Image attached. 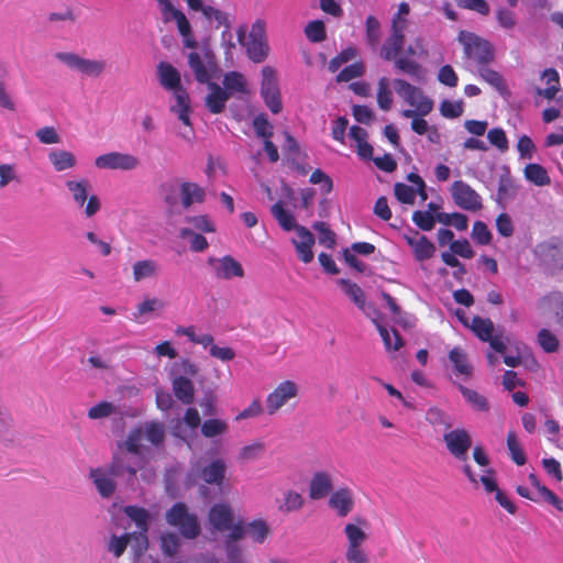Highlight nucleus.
I'll use <instances>...</instances> for the list:
<instances>
[{
	"instance_id": "1",
	"label": "nucleus",
	"mask_w": 563,
	"mask_h": 563,
	"mask_svg": "<svg viewBox=\"0 0 563 563\" xmlns=\"http://www.w3.org/2000/svg\"><path fill=\"white\" fill-rule=\"evenodd\" d=\"M140 463L132 461L128 453L115 454L110 464L93 467L89 471V478L92 481L98 494L102 498H111L117 489L115 478L125 472L135 477Z\"/></svg>"
},
{
	"instance_id": "2",
	"label": "nucleus",
	"mask_w": 563,
	"mask_h": 563,
	"mask_svg": "<svg viewBox=\"0 0 563 563\" xmlns=\"http://www.w3.org/2000/svg\"><path fill=\"white\" fill-rule=\"evenodd\" d=\"M371 523L363 516H354L343 526L345 538L344 558L346 563H369L371 555L366 543L371 537Z\"/></svg>"
},
{
	"instance_id": "3",
	"label": "nucleus",
	"mask_w": 563,
	"mask_h": 563,
	"mask_svg": "<svg viewBox=\"0 0 563 563\" xmlns=\"http://www.w3.org/2000/svg\"><path fill=\"white\" fill-rule=\"evenodd\" d=\"M208 523L212 533H227L228 542L242 540V520L235 517L227 503H218L210 508Z\"/></svg>"
},
{
	"instance_id": "4",
	"label": "nucleus",
	"mask_w": 563,
	"mask_h": 563,
	"mask_svg": "<svg viewBox=\"0 0 563 563\" xmlns=\"http://www.w3.org/2000/svg\"><path fill=\"white\" fill-rule=\"evenodd\" d=\"M165 437L164 427L158 422H147L144 426L132 430L125 441L126 452L136 456L134 461L139 462L144 454V441H148L153 445H159Z\"/></svg>"
},
{
	"instance_id": "5",
	"label": "nucleus",
	"mask_w": 563,
	"mask_h": 563,
	"mask_svg": "<svg viewBox=\"0 0 563 563\" xmlns=\"http://www.w3.org/2000/svg\"><path fill=\"white\" fill-rule=\"evenodd\" d=\"M394 85L396 92L412 108L402 110V117H413L417 113L429 114L433 110V101L419 87L404 79H395Z\"/></svg>"
},
{
	"instance_id": "6",
	"label": "nucleus",
	"mask_w": 563,
	"mask_h": 563,
	"mask_svg": "<svg viewBox=\"0 0 563 563\" xmlns=\"http://www.w3.org/2000/svg\"><path fill=\"white\" fill-rule=\"evenodd\" d=\"M299 396L300 385L296 380L284 379L279 382L265 398L267 413L274 416L284 407H296Z\"/></svg>"
},
{
	"instance_id": "7",
	"label": "nucleus",
	"mask_w": 563,
	"mask_h": 563,
	"mask_svg": "<svg viewBox=\"0 0 563 563\" xmlns=\"http://www.w3.org/2000/svg\"><path fill=\"white\" fill-rule=\"evenodd\" d=\"M239 42L246 47L247 56L254 63H262L268 55V44L266 40V24L263 20H256L251 29L249 40H245V29L241 26L238 31Z\"/></svg>"
},
{
	"instance_id": "8",
	"label": "nucleus",
	"mask_w": 563,
	"mask_h": 563,
	"mask_svg": "<svg viewBox=\"0 0 563 563\" xmlns=\"http://www.w3.org/2000/svg\"><path fill=\"white\" fill-rule=\"evenodd\" d=\"M55 58L70 70L91 78L102 76L108 67L104 59L86 58L74 52H58Z\"/></svg>"
},
{
	"instance_id": "9",
	"label": "nucleus",
	"mask_w": 563,
	"mask_h": 563,
	"mask_svg": "<svg viewBox=\"0 0 563 563\" xmlns=\"http://www.w3.org/2000/svg\"><path fill=\"white\" fill-rule=\"evenodd\" d=\"M166 522L177 528L180 534L186 539H196L200 532V523L198 521V517L190 512L187 506L183 503L175 504L167 512H166Z\"/></svg>"
},
{
	"instance_id": "10",
	"label": "nucleus",
	"mask_w": 563,
	"mask_h": 563,
	"mask_svg": "<svg viewBox=\"0 0 563 563\" xmlns=\"http://www.w3.org/2000/svg\"><path fill=\"white\" fill-rule=\"evenodd\" d=\"M459 42L463 45L465 56L473 60L477 68L494 60L492 44L476 34L462 31L459 34Z\"/></svg>"
},
{
	"instance_id": "11",
	"label": "nucleus",
	"mask_w": 563,
	"mask_h": 563,
	"mask_svg": "<svg viewBox=\"0 0 563 563\" xmlns=\"http://www.w3.org/2000/svg\"><path fill=\"white\" fill-rule=\"evenodd\" d=\"M188 65L192 70L196 80L200 84L211 82V79L217 71L214 55L207 47L199 52L189 53Z\"/></svg>"
},
{
	"instance_id": "12",
	"label": "nucleus",
	"mask_w": 563,
	"mask_h": 563,
	"mask_svg": "<svg viewBox=\"0 0 563 563\" xmlns=\"http://www.w3.org/2000/svg\"><path fill=\"white\" fill-rule=\"evenodd\" d=\"M93 164L101 170L132 172L141 166V159L133 154L114 151L97 156Z\"/></svg>"
},
{
	"instance_id": "13",
	"label": "nucleus",
	"mask_w": 563,
	"mask_h": 563,
	"mask_svg": "<svg viewBox=\"0 0 563 563\" xmlns=\"http://www.w3.org/2000/svg\"><path fill=\"white\" fill-rule=\"evenodd\" d=\"M262 76L261 95L268 109L277 114L283 110V103L275 70L266 66L262 69Z\"/></svg>"
},
{
	"instance_id": "14",
	"label": "nucleus",
	"mask_w": 563,
	"mask_h": 563,
	"mask_svg": "<svg viewBox=\"0 0 563 563\" xmlns=\"http://www.w3.org/2000/svg\"><path fill=\"white\" fill-rule=\"evenodd\" d=\"M208 264L218 279L230 280L243 278L245 275L242 264L231 255L210 257Z\"/></svg>"
},
{
	"instance_id": "15",
	"label": "nucleus",
	"mask_w": 563,
	"mask_h": 563,
	"mask_svg": "<svg viewBox=\"0 0 563 563\" xmlns=\"http://www.w3.org/2000/svg\"><path fill=\"white\" fill-rule=\"evenodd\" d=\"M451 192L454 202L464 210L477 211L483 207L481 196L462 180L453 183Z\"/></svg>"
},
{
	"instance_id": "16",
	"label": "nucleus",
	"mask_w": 563,
	"mask_h": 563,
	"mask_svg": "<svg viewBox=\"0 0 563 563\" xmlns=\"http://www.w3.org/2000/svg\"><path fill=\"white\" fill-rule=\"evenodd\" d=\"M449 452L457 460L465 461L472 446V438L465 429L446 431L443 435Z\"/></svg>"
},
{
	"instance_id": "17",
	"label": "nucleus",
	"mask_w": 563,
	"mask_h": 563,
	"mask_svg": "<svg viewBox=\"0 0 563 563\" xmlns=\"http://www.w3.org/2000/svg\"><path fill=\"white\" fill-rule=\"evenodd\" d=\"M334 488V476L325 470L317 471L312 474L309 485V498L311 500H321L332 494Z\"/></svg>"
},
{
	"instance_id": "18",
	"label": "nucleus",
	"mask_w": 563,
	"mask_h": 563,
	"mask_svg": "<svg viewBox=\"0 0 563 563\" xmlns=\"http://www.w3.org/2000/svg\"><path fill=\"white\" fill-rule=\"evenodd\" d=\"M328 506L338 517H347L355 507L353 492L346 486L335 489L329 496Z\"/></svg>"
},
{
	"instance_id": "19",
	"label": "nucleus",
	"mask_w": 563,
	"mask_h": 563,
	"mask_svg": "<svg viewBox=\"0 0 563 563\" xmlns=\"http://www.w3.org/2000/svg\"><path fill=\"white\" fill-rule=\"evenodd\" d=\"M404 239L411 247L416 261L424 262L434 256L435 245L427 236L416 231L411 234H405Z\"/></svg>"
},
{
	"instance_id": "20",
	"label": "nucleus",
	"mask_w": 563,
	"mask_h": 563,
	"mask_svg": "<svg viewBox=\"0 0 563 563\" xmlns=\"http://www.w3.org/2000/svg\"><path fill=\"white\" fill-rule=\"evenodd\" d=\"M162 272V266L154 258H143L132 264V278L134 283L156 279Z\"/></svg>"
},
{
	"instance_id": "21",
	"label": "nucleus",
	"mask_w": 563,
	"mask_h": 563,
	"mask_svg": "<svg viewBox=\"0 0 563 563\" xmlns=\"http://www.w3.org/2000/svg\"><path fill=\"white\" fill-rule=\"evenodd\" d=\"M297 238L291 240L296 251L303 263H310L313 260L312 246L314 244L313 234L305 227L297 228Z\"/></svg>"
},
{
	"instance_id": "22",
	"label": "nucleus",
	"mask_w": 563,
	"mask_h": 563,
	"mask_svg": "<svg viewBox=\"0 0 563 563\" xmlns=\"http://www.w3.org/2000/svg\"><path fill=\"white\" fill-rule=\"evenodd\" d=\"M173 99L174 103L170 106V111L177 115L184 125H189L191 108L188 92L184 87L178 88L173 91Z\"/></svg>"
},
{
	"instance_id": "23",
	"label": "nucleus",
	"mask_w": 563,
	"mask_h": 563,
	"mask_svg": "<svg viewBox=\"0 0 563 563\" xmlns=\"http://www.w3.org/2000/svg\"><path fill=\"white\" fill-rule=\"evenodd\" d=\"M207 85L210 92L206 97V106L211 113H221L230 98L229 92L221 88L218 84L208 82Z\"/></svg>"
},
{
	"instance_id": "24",
	"label": "nucleus",
	"mask_w": 563,
	"mask_h": 563,
	"mask_svg": "<svg viewBox=\"0 0 563 563\" xmlns=\"http://www.w3.org/2000/svg\"><path fill=\"white\" fill-rule=\"evenodd\" d=\"M159 84L167 90L183 88L179 71L169 63L162 62L157 66Z\"/></svg>"
},
{
	"instance_id": "25",
	"label": "nucleus",
	"mask_w": 563,
	"mask_h": 563,
	"mask_svg": "<svg viewBox=\"0 0 563 563\" xmlns=\"http://www.w3.org/2000/svg\"><path fill=\"white\" fill-rule=\"evenodd\" d=\"M179 195L185 209H189L194 203H202L206 199V190L198 184L190 181L180 185Z\"/></svg>"
},
{
	"instance_id": "26",
	"label": "nucleus",
	"mask_w": 563,
	"mask_h": 563,
	"mask_svg": "<svg viewBox=\"0 0 563 563\" xmlns=\"http://www.w3.org/2000/svg\"><path fill=\"white\" fill-rule=\"evenodd\" d=\"M276 503L282 514H290L301 510L306 504V498L295 489H286L283 492L282 498L277 499Z\"/></svg>"
},
{
	"instance_id": "27",
	"label": "nucleus",
	"mask_w": 563,
	"mask_h": 563,
	"mask_svg": "<svg viewBox=\"0 0 563 563\" xmlns=\"http://www.w3.org/2000/svg\"><path fill=\"white\" fill-rule=\"evenodd\" d=\"M48 161L57 173L73 169L77 166V158L74 153L66 150H53L48 153Z\"/></svg>"
},
{
	"instance_id": "28",
	"label": "nucleus",
	"mask_w": 563,
	"mask_h": 563,
	"mask_svg": "<svg viewBox=\"0 0 563 563\" xmlns=\"http://www.w3.org/2000/svg\"><path fill=\"white\" fill-rule=\"evenodd\" d=\"M242 539L250 538L253 542L262 544L271 533L269 526L262 519L254 520L244 525L242 522Z\"/></svg>"
},
{
	"instance_id": "29",
	"label": "nucleus",
	"mask_w": 563,
	"mask_h": 563,
	"mask_svg": "<svg viewBox=\"0 0 563 563\" xmlns=\"http://www.w3.org/2000/svg\"><path fill=\"white\" fill-rule=\"evenodd\" d=\"M518 192V186L515 184L514 179L510 177L509 173L500 175L498 180V190H497V199L496 201L500 206H505L507 202L514 200Z\"/></svg>"
},
{
	"instance_id": "30",
	"label": "nucleus",
	"mask_w": 563,
	"mask_h": 563,
	"mask_svg": "<svg viewBox=\"0 0 563 563\" xmlns=\"http://www.w3.org/2000/svg\"><path fill=\"white\" fill-rule=\"evenodd\" d=\"M199 373V367L189 358H180L172 364L169 369V378L178 379H192Z\"/></svg>"
},
{
	"instance_id": "31",
	"label": "nucleus",
	"mask_w": 563,
	"mask_h": 563,
	"mask_svg": "<svg viewBox=\"0 0 563 563\" xmlns=\"http://www.w3.org/2000/svg\"><path fill=\"white\" fill-rule=\"evenodd\" d=\"M227 471V464L223 460L217 459L202 468L201 477L207 484L221 485Z\"/></svg>"
},
{
	"instance_id": "32",
	"label": "nucleus",
	"mask_w": 563,
	"mask_h": 563,
	"mask_svg": "<svg viewBox=\"0 0 563 563\" xmlns=\"http://www.w3.org/2000/svg\"><path fill=\"white\" fill-rule=\"evenodd\" d=\"M426 420L437 431H448L453 426L452 417L439 407H430L426 412Z\"/></svg>"
},
{
	"instance_id": "33",
	"label": "nucleus",
	"mask_w": 563,
	"mask_h": 563,
	"mask_svg": "<svg viewBox=\"0 0 563 563\" xmlns=\"http://www.w3.org/2000/svg\"><path fill=\"white\" fill-rule=\"evenodd\" d=\"M175 397L185 405H190L195 400V385L192 379H170Z\"/></svg>"
},
{
	"instance_id": "34",
	"label": "nucleus",
	"mask_w": 563,
	"mask_h": 563,
	"mask_svg": "<svg viewBox=\"0 0 563 563\" xmlns=\"http://www.w3.org/2000/svg\"><path fill=\"white\" fill-rule=\"evenodd\" d=\"M65 186L67 190L71 194L74 202L78 207H84L86 203V200L88 199L89 195V188L90 184L89 180L81 178V179H69L65 183Z\"/></svg>"
},
{
	"instance_id": "35",
	"label": "nucleus",
	"mask_w": 563,
	"mask_h": 563,
	"mask_svg": "<svg viewBox=\"0 0 563 563\" xmlns=\"http://www.w3.org/2000/svg\"><path fill=\"white\" fill-rule=\"evenodd\" d=\"M449 358L457 375L464 376L465 378H470L472 376L473 366L468 361L467 354L462 349L454 347L450 352Z\"/></svg>"
},
{
	"instance_id": "36",
	"label": "nucleus",
	"mask_w": 563,
	"mask_h": 563,
	"mask_svg": "<svg viewBox=\"0 0 563 563\" xmlns=\"http://www.w3.org/2000/svg\"><path fill=\"white\" fill-rule=\"evenodd\" d=\"M349 136L355 142L357 154L363 158H371L373 147L367 142V132L357 125L350 129Z\"/></svg>"
},
{
	"instance_id": "37",
	"label": "nucleus",
	"mask_w": 563,
	"mask_h": 563,
	"mask_svg": "<svg viewBox=\"0 0 563 563\" xmlns=\"http://www.w3.org/2000/svg\"><path fill=\"white\" fill-rule=\"evenodd\" d=\"M459 389L474 410L479 412H487L489 410V402L485 396L463 385H459Z\"/></svg>"
},
{
	"instance_id": "38",
	"label": "nucleus",
	"mask_w": 563,
	"mask_h": 563,
	"mask_svg": "<svg viewBox=\"0 0 563 563\" xmlns=\"http://www.w3.org/2000/svg\"><path fill=\"white\" fill-rule=\"evenodd\" d=\"M273 217L277 220L278 224L285 231H297L300 225L297 223L296 218L291 212L286 210L280 202L275 203L272 209Z\"/></svg>"
},
{
	"instance_id": "39",
	"label": "nucleus",
	"mask_w": 563,
	"mask_h": 563,
	"mask_svg": "<svg viewBox=\"0 0 563 563\" xmlns=\"http://www.w3.org/2000/svg\"><path fill=\"white\" fill-rule=\"evenodd\" d=\"M405 43V35L391 33L380 48V56L386 60L395 59Z\"/></svg>"
},
{
	"instance_id": "40",
	"label": "nucleus",
	"mask_w": 563,
	"mask_h": 563,
	"mask_svg": "<svg viewBox=\"0 0 563 563\" xmlns=\"http://www.w3.org/2000/svg\"><path fill=\"white\" fill-rule=\"evenodd\" d=\"M224 90L229 92V96L233 93H244L247 91V84L244 76L238 71H230L224 75L223 78Z\"/></svg>"
},
{
	"instance_id": "41",
	"label": "nucleus",
	"mask_w": 563,
	"mask_h": 563,
	"mask_svg": "<svg viewBox=\"0 0 563 563\" xmlns=\"http://www.w3.org/2000/svg\"><path fill=\"white\" fill-rule=\"evenodd\" d=\"M338 283L345 295L357 306V308L365 310L366 298L361 287L347 279H340Z\"/></svg>"
},
{
	"instance_id": "42",
	"label": "nucleus",
	"mask_w": 563,
	"mask_h": 563,
	"mask_svg": "<svg viewBox=\"0 0 563 563\" xmlns=\"http://www.w3.org/2000/svg\"><path fill=\"white\" fill-rule=\"evenodd\" d=\"M523 173L527 180L536 186H548L551 183L547 169L539 164H528Z\"/></svg>"
},
{
	"instance_id": "43",
	"label": "nucleus",
	"mask_w": 563,
	"mask_h": 563,
	"mask_svg": "<svg viewBox=\"0 0 563 563\" xmlns=\"http://www.w3.org/2000/svg\"><path fill=\"white\" fill-rule=\"evenodd\" d=\"M470 328L482 341H487L494 333V323L488 318L474 317L470 323Z\"/></svg>"
},
{
	"instance_id": "44",
	"label": "nucleus",
	"mask_w": 563,
	"mask_h": 563,
	"mask_svg": "<svg viewBox=\"0 0 563 563\" xmlns=\"http://www.w3.org/2000/svg\"><path fill=\"white\" fill-rule=\"evenodd\" d=\"M229 431V424L225 420L212 418L207 419L201 424V433L206 438H216L225 434Z\"/></svg>"
},
{
	"instance_id": "45",
	"label": "nucleus",
	"mask_w": 563,
	"mask_h": 563,
	"mask_svg": "<svg viewBox=\"0 0 563 563\" xmlns=\"http://www.w3.org/2000/svg\"><path fill=\"white\" fill-rule=\"evenodd\" d=\"M164 308V302L159 300L158 298H144L143 301H141L136 306V310L133 312V320L141 321L143 317L153 313L155 311H159Z\"/></svg>"
},
{
	"instance_id": "46",
	"label": "nucleus",
	"mask_w": 563,
	"mask_h": 563,
	"mask_svg": "<svg viewBox=\"0 0 563 563\" xmlns=\"http://www.w3.org/2000/svg\"><path fill=\"white\" fill-rule=\"evenodd\" d=\"M365 35H366L367 45L372 49H376L378 47L379 42H380L382 33H380V23L373 15H369L366 19V22H365Z\"/></svg>"
},
{
	"instance_id": "47",
	"label": "nucleus",
	"mask_w": 563,
	"mask_h": 563,
	"mask_svg": "<svg viewBox=\"0 0 563 563\" xmlns=\"http://www.w3.org/2000/svg\"><path fill=\"white\" fill-rule=\"evenodd\" d=\"M125 515L131 518L140 529V532L146 533L148 530L150 514L144 508L128 506L124 509Z\"/></svg>"
},
{
	"instance_id": "48",
	"label": "nucleus",
	"mask_w": 563,
	"mask_h": 563,
	"mask_svg": "<svg viewBox=\"0 0 563 563\" xmlns=\"http://www.w3.org/2000/svg\"><path fill=\"white\" fill-rule=\"evenodd\" d=\"M477 71L483 80H485L498 91L504 92L506 90L505 80L498 71L489 68L487 65L478 67Z\"/></svg>"
},
{
	"instance_id": "49",
	"label": "nucleus",
	"mask_w": 563,
	"mask_h": 563,
	"mask_svg": "<svg viewBox=\"0 0 563 563\" xmlns=\"http://www.w3.org/2000/svg\"><path fill=\"white\" fill-rule=\"evenodd\" d=\"M377 103L378 107L384 110L388 111L391 108L393 104V92L389 87V79L386 77H382L378 80L377 85Z\"/></svg>"
},
{
	"instance_id": "50",
	"label": "nucleus",
	"mask_w": 563,
	"mask_h": 563,
	"mask_svg": "<svg viewBox=\"0 0 563 563\" xmlns=\"http://www.w3.org/2000/svg\"><path fill=\"white\" fill-rule=\"evenodd\" d=\"M395 66L397 69L415 79L420 80L423 78L422 67L417 62L409 59L408 57L395 58Z\"/></svg>"
},
{
	"instance_id": "51",
	"label": "nucleus",
	"mask_w": 563,
	"mask_h": 563,
	"mask_svg": "<svg viewBox=\"0 0 563 563\" xmlns=\"http://www.w3.org/2000/svg\"><path fill=\"white\" fill-rule=\"evenodd\" d=\"M375 323L387 350L397 351L402 346L404 341L396 330L390 332L383 324L378 322Z\"/></svg>"
},
{
	"instance_id": "52",
	"label": "nucleus",
	"mask_w": 563,
	"mask_h": 563,
	"mask_svg": "<svg viewBox=\"0 0 563 563\" xmlns=\"http://www.w3.org/2000/svg\"><path fill=\"white\" fill-rule=\"evenodd\" d=\"M119 409L118 407L110 401H101L95 406H92L88 410V417L91 420H99L103 418H108L114 413H118Z\"/></svg>"
},
{
	"instance_id": "53",
	"label": "nucleus",
	"mask_w": 563,
	"mask_h": 563,
	"mask_svg": "<svg viewBox=\"0 0 563 563\" xmlns=\"http://www.w3.org/2000/svg\"><path fill=\"white\" fill-rule=\"evenodd\" d=\"M265 452V444L261 441H255L251 444L243 446L239 451V460L242 462H251L260 459Z\"/></svg>"
},
{
	"instance_id": "54",
	"label": "nucleus",
	"mask_w": 563,
	"mask_h": 563,
	"mask_svg": "<svg viewBox=\"0 0 563 563\" xmlns=\"http://www.w3.org/2000/svg\"><path fill=\"white\" fill-rule=\"evenodd\" d=\"M131 541V533H125L123 536H111L108 544L107 550L114 555V558H120L124 551L126 550L128 544Z\"/></svg>"
},
{
	"instance_id": "55",
	"label": "nucleus",
	"mask_w": 563,
	"mask_h": 563,
	"mask_svg": "<svg viewBox=\"0 0 563 563\" xmlns=\"http://www.w3.org/2000/svg\"><path fill=\"white\" fill-rule=\"evenodd\" d=\"M180 547V538L173 532H166L161 537V548L165 555L174 556Z\"/></svg>"
},
{
	"instance_id": "56",
	"label": "nucleus",
	"mask_w": 563,
	"mask_h": 563,
	"mask_svg": "<svg viewBox=\"0 0 563 563\" xmlns=\"http://www.w3.org/2000/svg\"><path fill=\"white\" fill-rule=\"evenodd\" d=\"M507 446L514 462L518 465H523L526 463V455L515 432L508 433Z\"/></svg>"
},
{
	"instance_id": "57",
	"label": "nucleus",
	"mask_w": 563,
	"mask_h": 563,
	"mask_svg": "<svg viewBox=\"0 0 563 563\" xmlns=\"http://www.w3.org/2000/svg\"><path fill=\"white\" fill-rule=\"evenodd\" d=\"M395 196L396 198L407 205H413L417 196V188H413L412 186H408L402 183H397L395 185Z\"/></svg>"
},
{
	"instance_id": "58",
	"label": "nucleus",
	"mask_w": 563,
	"mask_h": 563,
	"mask_svg": "<svg viewBox=\"0 0 563 563\" xmlns=\"http://www.w3.org/2000/svg\"><path fill=\"white\" fill-rule=\"evenodd\" d=\"M264 412V408L262 406V402L258 398H255L251 401V404L244 408L241 412H239L234 420L236 422L247 419H254L260 416H262Z\"/></svg>"
},
{
	"instance_id": "59",
	"label": "nucleus",
	"mask_w": 563,
	"mask_h": 563,
	"mask_svg": "<svg viewBox=\"0 0 563 563\" xmlns=\"http://www.w3.org/2000/svg\"><path fill=\"white\" fill-rule=\"evenodd\" d=\"M538 342L547 353H553L559 347L558 338L547 329H542L538 333Z\"/></svg>"
},
{
	"instance_id": "60",
	"label": "nucleus",
	"mask_w": 563,
	"mask_h": 563,
	"mask_svg": "<svg viewBox=\"0 0 563 563\" xmlns=\"http://www.w3.org/2000/svg\"><path fill=\"white\" fill-rule=\"evenodd\" d=\"M35 135L42 144L52 145L62 142V137L54 126L41 128L35 132Z\"/></svg>"
},
{
	"instance_id": "61",
	"label": "nucleus",
	"mask_w": 563,
	"mask_h": 563,
	"mask_svg": "<svg viewBox=\"0 0 563 563\" xmlns=\"http://www.w3.org/2000/svg\"><path fill=\"white\" fill-rule=\"evenodd\" d=\"M364 70H365V67H364L363 63H361V62L354 63L352 65L346 66L344 69H342L339 73L336 80L339 82H341V81L347 82L354 78L361 77L364 74Z\"/></svg>"
},
{
	"instance_id": "62",
	"label": "nucleus",
	"mask_w": 563,
	"mask_h": 563,
	"mask_svg": "<svg viewBox=\"0 0 563 563\" xmlns=\"http://www.w3.org/2000/svg\"><path fill=\"white\" fill-rule=\"evenodd\" d=\"M312 228L319 233V243L328 247L335 245V234L324 222H314Z\"/></svg>"
},
{
	"instance_id": "63",
	"label": "nucleus",
	"mask_w": 563,
	"mask_h": 563,
	"mask_svg": "<svg viewBox=\"0 0 563 563\" xmlns=\"http://www.w3.org/2000/svg\"><path fill=\"white\" fill-rule=\"evenodd\" d=\"M306 36L314 43L322 42L325 38L324 24L321 21H312L305 29Z\"/></svg>"
},
{
	"instance_id": "64",
	"label": "nucleus",
	"mask_w": 563,
	"mask_h": 563,
	"mask_svg": "<svg viewBox=\"0 0 563 563\" xmlns=\"http://www.w3.org/2000/svg\"><path fill=\"white\" fill-rule=\"evenodd\" d=\"M440 112L445 118H459L463 113V101L444 100L440 104Z\"/></svg>"
}]
</instances>
